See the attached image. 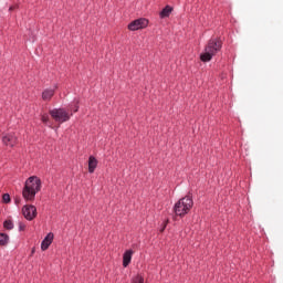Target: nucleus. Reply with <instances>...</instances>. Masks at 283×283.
<instances>
[{"label": "nucleus", "mask_w": 283, "mask_h": 283, "mask_svg": "<svg viewBox=\"0 0 283 283\" xmlns=\"http://www.w3.org/2000/svg\"><path fill=\"white\" fill-rule=\"evenodd\" d=\"M149 25V20L145 18H139L137 20L132 21L128 24V30L130 32H136V30H144V28H147Z\"/></svg>", "instance_id": "nucleus-5"}, {"label": "nucleus", "mask_w": 283, "mask_h": 283, "mask_svg": "<svg viewBox=\"0 0 283 283\" xmlns=\"http://www.w3.org/2000/svg\"><path fill=\"white\" fill-rule=\"evenodd\" d=\"M132 283H145V279L140 275H137L133 279Z\"/></svg>", "instance_id": "nucleus-15"}, {"label": "nucleus", "mask_w": 283, "mask_h": 283, "mask_svg": "<svg viewBox=\"0 0 283 283\" xmlns=\"http://www.w3.org/2000/svg\"><path fill=\"white\" fill-rule=\"evenodd\" d=\"M10 10H14V8H13V7H10Z\"/></svg>", "instance_id": "nucleus-22"}, {"label": "nucleus", "mask_w": 283, "mask_h": 283, "mask_svg": "<svg viewBox=\"0 0 283 283\" xmlns=\"http://www.w3.org/2000/svg\"><path fill=\"white\" fill-rule=\"evenodd\" d=\"M21 202V199H15V203L19 205Z\"/></svg>", "instance_id": "nucleus-19"}, {"label": "nucleus", "mask_w": 283, "mask_h": 283, "mask_svg": "<svg viewBox=\"0 0 283 283\" xmlns=\"http://www.w3.org/2000/svg\"><path fill=\"white\" fill-rule=\"evenodd\" d=\"M166 227H167V226L165 224L164 228L161 229V232L165 231V228H166Z\"/></svg>", "instance_id": "nucleus-21"}, {"label": "nucleus", "mask_w": 283, "mask_h": 283, "mask_svg": "<svg viewBox=\"0 0 283 283\" xmlns=\"http://www.w3.org/2000/svg\"><path fill=\"white\" fill-rule=\"evenodd\" d=\"M19 230L20 231H25V224L24 223H20L19 224Z\"/></svg>", "instance_id": "nucleus-18"}, {"label": "nucleus", "mask_w": 283, "mask_h": 283, "mask_svg": "<svg viewBox=\"0 0 283 283\" xmlns=\"http://www.w3.org/2000/svg\"><path fill=\"white\" fill-rule=\"evenodd\" d=\"M74 112H78V106L75 107V111Z\"/></svg>", "instance_id": "nucleus-20"}, {"label": "nucleus", "mask_w": 283, "mask_h": 283, "mask_svg": "<svg viewBox=\"0 0 283 283\" xmlns=\"http://www.w3.org/2000/svg\"><path fill=\"white\" fill-rule=\"evenodd\" d=\"M50 114L56 123H67L71 116L70 113H67V111H65L64 108H54L50 111Z\"/></svg>", "instance_id": "nucleus-4"}, {"label": "nucleus", "mask_w": 283, "mask_h": 283, "mask_svg": "<svg viewBox=\"0 0 283 283\" xmlns=\"http://www.w3.org/2000/svg\"><path fill=\"white\" fill-rule=\"evenodd\" d=\"M96 167H98V160L95 159L94 156H91L88 158V172L94 174V171H96Z\"/></svg>", "instance_id": "nucleus-9"}, {"label": "nucleus", "mask_w": 283, "mask_h": 283, "mask_svg": "<svg viewBox=\"0 0 283 283\" xmlns=\"http://www.w3.org/2000/svg\"><path fill=\"white\" fill-rule=\"evenodd\" d=\"M54 240V233L50 232L44 240L41 243V249L42 251H48V249H50V244H52Z\"/></svg>", "instance_id": "nucleus-8"}, {"label": "nucleus", "mask_w": 283, "mask_h": 283, "mask_svg": "<svg viewBox=\"0 0 283 283\" xmlns=\"http://www.w3.org/2000/svg\"><path fill=\"white\" fill-rule=\"evenodd\" d=\"M54 92H55L54 88L44 90L43 93H42V99L43 101H51L52 96H54Z\"/></svg>", "instance_id": "nucleus-11"}, {"label": "nucleus", "mask_w": 283, "mask_h": 283, "mask_svg": "<svg viewBox=\"0 0 283 283\" xmlns=\"http://www.w3.org/2000/svg\"><path fill=\"white\" fill-rule=\"evenodd\" d=\"M41 120H42V123L46 124L48 120H50V117L48 115H42Z\"/></svg>", "instance_id": "nucleus-17"}, {"label": "nucleus", "mask_w": 283, "mask_h": 283, "mask_svg": "<svg viewBox=\"0 0 283 283\" xmlns=\"http://www.w3.org/2000/svg\"><path fill=\"white\" fill-rule=\"evenodd\" d=\"M222 50V40L211 39L205 48V52L200 55L202 63H209Z\"/></svg>", "instance_id": "nucleus-2"}, {"label": "nucleus", "mask_w": 283, "mask_h": 283, "mask_svg": "<svg viewBox=\"0 0 283 283\" xmlns=\"http://www.w3.org/2000/svg\"><path fill=\"white\" fill-rule=\"evenodd\" d=\"M2 143L6 145V147H14L17 143H19V139L17 138V135L10 133L2 136Z\"/></svg>", "instance_id": "nucleus-7"}, {"label": "nucleus", "mask_w": 283, "mask_h": 283, "mask_svg": "<svg viewBox=\"0 0 283 283\" xmlns=\"http://www.w3.org/2000/svg\"><path fill=\"white\" fill-rule=\"evenodd\" d=\"M10 242V237L6 233H0V247H6Z\"/></svg>", "instance_id": "nucleus-13"}, {"label": "nucleus", "mask_w": 283, "mask_h": 283, "mask_svg": "<svg viewBox=\"0 0 283 283\" xmlns=\"http://www.w3.org/2000/svg\"><path fill=\"white\" fill-rule=\"evenodd\" d=\"M132 255H134V251L127 250L123 255V266L127 268L129 266V263L132 262Z\"/></svg>", "instance_id": "nucleus-10"}, {"label": "nucleus", "mask_w": 283, "mask_h": 283, "mask_svg": "<svg viewBox=\"0 0 283 283\" xmlns=\"http://www.w3.org/2000/svg\"><path fill=\"white\" fill-rule=\"evenodd\" d=\"M2 200H3V202H6V205H8V202H10V195L9 193H4L2 196Z\"/></svg>", "instance_id": "nucleus-16"}, {"label": "nucleus", "mask_w": 283, "mask_h": 283, "mask_svg": "<svg viewBox=\"0 0 283 283\" xmlns=\"http://www.w3.org/2000/svg\"><path fill=\"white\" fill-rule=\"evenodd\" d=\"M3 227L7 229V231H12V229H14V223H12V220H6L3 222Z\"/></svg>", "instance_id": "nucleus-14"}, {"label": "nucleus", "mask_w": 283, "mask_h": 283, "mask_svg": "<svg viewBox=\"0 0 283 283\" xmlns=\"http://www.w3.org/2000/svg\"><path fill=\"white\" fill-rule=\"evenodd\" d=\"M22 214L24 216L25 220H34V218H36V207L33 205L23 206Z\"/></svg>", "instance_id": "nucleus-6"}, {"label": "nucleus", "mask_w": 283, "mask_h": 283, "mask_svg": "<svg viewBox=\"0 0 283 283\" xmlns=\"http://www.w3.org/2000/svg\"><path fill=\"white\" fill-rule=\"evenodd\" d=\"M41 178L36 176L29 177L22 189V197L29 202L34 201V198H36V195L41 191Z\"/></svg>", "instance_id": "nucleus-1"}, {"label": "nucleus", "mask_w": 283, "mask_h": 283, "mask_svg": "<svg viewBox=\"0 0 283 283\" xmlns=\"http://www.w3.org/2000/svg\"><path fill=\"white\" fill-rule=\"evenodd\" d=\"M172 11H174V9L171 7L166 6L165 9H163L160 12V18L167 19V17H169V14H171Z\"/></svg>", "instance_id": "nucleus-12"}, {"label": "nucleus", "mask_w": 283, "mask_h": 283, "mask_svg": "<svg viewBox=\"0 0 283 283\" xmlns=\"http://www.w3.org/2000/svg\"><path fill=\"white\" fill-rule=\"evenodd\" d=\"M193 207V199L191 196H186L181 198L174 207V211L176 216H179L182 218L184 216H187L189 211H191V208Z\"/></svg>", "instance_id": "nucleus-3"}]
</instances>
